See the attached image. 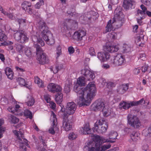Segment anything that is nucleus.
I'll list each match as a JSON object with an SVG mask.
<instances>
[{
    "mask_svg": "<svg viewBox=\"0 0 151 151\" xmlns=\"http://www.w3.org/2000/svg\"><path fill=\"white\" fill-rule=\"evenodd\" d=\"M78 97L76 102L80 106H88L96 95V88L93 82H90L85 88L74 87Z\"/></svg>",
    "mask_w": 151,
    "mask_h": 151,
    "instance_id": "1",
    "label": "nucleus"
},
{
    "mask_svg": "<svg viewBox=\"0 0 151 151\" xmlns=\"http://www.w3.org/2000/svg\"><path fill=\"white\" fill-rule=\"evenodd\" d=\"M92 141H89L87 143L83 148L85 151H105L110 148L111 145L110 144L101 145L106 142L114 143L115 141L106 139L98 135H93Z\"/></svg>",
    "mask_w": 151,
    "mask_h": 151,
    "instance_id": "2",
    "label": "nucleus"
},
{
    "mask_svg": "<svg viewBox=\"0 0 151 151\" xmlns=\"http://www.w3.org/2000/svg\"><path fill=\"white\" fill-rule=\"evenodd\" d=\"M32 39L34 45L36 49L37 59L39 63L42 64L48 63L49 60L48 57L38 45L40 44L42 46L45 45L44 42L40 37V35L37 32H34L32 36Z\"/></svg>",
    "mask_w": 151,
    "mask_h": 151,
    "instance_id": "3",
    "label": "nucleus"
},
{
    "mask_svg": "<svg viewBox=\"0 0 151 151\" xmlns=\"http://www.w3.org/2000/svg\"><path fill=\"white\" fill-rule=\"evenodd\" d=\"M61 109L59 114L63 117V118H67L69 116L73 115L75 112L77 108L76 104L74 102H68L66 106L65 111L63 106H61Z\"/></svg>",
    "mask_w": 151,
    "mask_h": 151,
    "instance_id": "4",
    "label": "nucleus"
},
{
    "mask_svg": "<svg viewBox=\"0 0 151 151\" xmlns=\"http://www.w3.org/2000/svg\"><path fill=\"white\" fill-rule=\"evenodd\" d=\"M37 26L42 31L41 36L45 41L52 37V34L49 31L48 27L43 20H40L37 23Z\"/></svg>",
    "mask_w": 151,
    "mask_h": 151,
    "instance_id": "5",
    "label": "nucleus"
},
{
    "mask_svg": "<svg viewBox=\"0 0 151 151\" xmlns=\"http://www.w3.org/2000/svg\"><path fill=\"white\" fill-rule=\"evenodd\" d=\"M14 134L17 136V138L19 139V145L20 148L22 149L24 151H27L26 147L24 145H25L28 147L30 146L28 144V142L27 140L24 139L23 137V134L17 130H14L13 131Z\"/></svg>",
    "mask_w": 151,
    "mask_h": 151,
    "instance_id": "6",
    "label": "nucleus"
},
{
    "mask_svg": "<svg viewBox=\"0 0 151 151\" xmlns=\"http://www.w3.org/2000/svg\"><path fill=\"white\" fill-rule=\"evenodd\" d=\"M108 128V123L105 120L100 119L95 124L94 132H97L98 133H103L105 132Z\"/></svg>",
    "mask_w": 151,
    "mask_h": 151,
    "instance_id": "7",
    "label": "nucleus"
},
{
    "mask_svg": "<svg viewBox=\"0 0 151 151\" xmlns=\"http://www.w3.org/2000/svg\"><path fill=\"white\" fill-rule=\"evenodd\" d=\"M125 61L124 55L119 53L112 56L110 60V63L114 66H118L122 65Z\"/></svg>",
    "mask_w": 151,
    "mask_h": 151,
    "instance_id": "8",
    "label": "nucleus"
},
{
    "mask_svg": "<svg viewBox=\"0 0 151 151\" xmlns=\"http://www.w3.org/2000/svg\"><path fill=\"white\" fill-rule=\"evenodd\" d=\"M50 120L52 122L51 126L48 130L49 132L52 134H54L58 130V128L57 125V121L56 116L53 112H51Z\"/></svg>",
    "mask_w": 151,
    "mask_h": 151,
    "instance_id": "9",
    "label": "nucleus"
},
{
    "mask_svg": "<svg viewBox=\"0 0 151 151\" xmlns=\"http://www.w3.org/2000/svg\"><path fill=\"white\" fill-rule=\"evenodd\" d=\"M124 15L121 12L119 14H115L113 20V24L117 28L120 27L124 22Z\"/></svg>",
    "mask_w": 151,
    "mask_h": 151,
    "instance_id": "10",
    "label": "nucleus"
},
{
    "mask_svg": "<svg viewBox=\"0 0 151 151\" xmlns=\"http://www.w3.org/2000/svg\"><path fill=\"white\" fill-rule=\"evenodd\" d=\"M127 120L128 124L134 128H138L141 125L140 121L136 116L129 114L127 117Z\"/></svg>",
    "mask_w": 151,
    "mask_h": 151,
    "instance_id": "11",
    "label": "nucleus"
},
{
    "mask_svg": "<svg viewBox=\"0 0 151 151\" xmlns=\"http://www.w3.org/2000/svg\"><path fill=\"white\" fill-rule=\"evenodd\" d=\"M14 38L21 43H24L28 40V38L27 37L25 33L23 31H17L14 35Z\"/></svg>",
    "mask_w": 151,
    "mask_h": 151,
    "instance_id": "12",
    "label": "nucleus"
},
{
    "mask_svg": "<svg viewBox=\"0 0 151 151\" xmlns=\"http://www.w3.org/2000/svg\"><path fill=\"white\" fill-rule=\"evenodd\" d=\"M81 74L83 75L84 76V77L86 78L87 80L89 81L93 80L95 77L93 72L86 68L81 69Z\"/></svg>",
    "mask_w": 151,
    "mask_h": 151,
    "instance_id": "13",
    "label": "nucleus"
},
{
    "mask_svg": "<svg viewBox=\"0 0 151 151\" xmlns=\"http://www.w3.org/2000/svg\"><path fill=\"white\" fill-rule=\"evenodd\" d=\"M86 34V32L83 30H79L76 31L73 35V39L78 41H81L83 38L85 36Z\"/></svg>",
    "mask_w": 151,
    "mask_h": 151,
    "instance_id": "14",
    "label": "nucleus"
},
{
    "mask_svg": "<svg viewBox=\"0 0 151 151\" xmlns=\"http://www.w3.org/2000/svg\"><path fill=\"white\" fill-rule=\"evenodd\" d=\"M107 104L101 101H97L93 103L91 106V109L94 111H102L103 107Z\"/></svg>",
    "mask_w": 151,
    "mask_h": 151,
    "instance_id": "15",
    "label": "nucleus"
},
{
    "mask_svg": "<svg viewBox=\"0 0 151 151\" xmlns=\"http://www.w3.org/2000/svg\"><path fill=\"white\" fill-rule=\"evenodd\" d=\"M8 110L15 114L19 116L22 115L23 113L21 109L20 106L17 104L15 105V107H12L11 106H9L7 109Z\"/></svg>",
    "mask_w": 151,
    "mask_h": 151,
    "instance_id": "16",
    "label": "nucleus"
},
{
    "mask_svg": "<svg viewBox=\"0 0 151 151\" xmlns=\"http://www.w3.org/2000/svg\"><path fill=\"white\" fill-rule=\"evenodd\" d=\"M97 57L101 62H105L109 59L110 55L106 52H101L98 53Z\"/></svg>",
    "mask_w": 151,
    "mask_h": 151,
    "instance_id": "17",
    "label": "nucleus"
},
{
    "mask_svg": "<svg viewBox=\"0 0 151 151\" xmlns=\"http://www.w3.org/2000/svg\"><path fill=\"white\" fill-rule=\"evenodd\" d=\"M119 45L118 44L113 45H108L105 46L106 50L111 53L117 52L119 49Z\"/></svg>",
    "mask_w": 151,
    "mask_h": 151,
    "instance_id": "18",
    "label": "nucleus"
},
{
    "mask_svg": "<svg viewBox=\"0 0 151 151\" xmlns=\"http://www.w3.org/2000/svg\"><path fill=\"white\" fill-rule=\"evenodd\" d=\"M48 90L55 93L58 91H61V87L53 83H50L47 86Z\"/></svg>",
    "mask_w": 151,
    "mask_h": 151,
    "instance_id": "19",
    "label": "nucleus"
},
{
    "mask_svg": "<svg viewBox=\"0 0 151 151\" xmlns=\"http://www.w3.org/2000/svg\"><path fill=\"white\" fill-rule=\"evenodd\" d=\"M140 8L142 10H138L136 16L142 19H144L146 17L145 12L147 10V9L142 4L140 6Z\"/></svg>",
    "mask_w": 151,
    "mask_h": 151,
    "instance_id": "20",
    "label": "nucleus"
},
{
    "mask_svg": "<svg viewBox=\"0 0 151 151\" xmlns=\"http://www.w3.org/2000/svg\"><path fill=\"white\" fill-rule=\"evenodd\" d=\"M133 104L132 101H122L119 104V108L121 109H127L131 106H133Z\"/></svg>",
    "mask_w": 151,
    "mask_h": 151,
    "instance_id": "21",
    "label": "nucleus"
},
{
    "mask_svg": "<svg viewBox=\"0 0 151 151\" xmlns=\"http://www.w3.org/2000/svg\"><path fill=\"white\" fill-rule=\"evenodd\" d=\"M80 132L82 134H86L91 133V131L88 123L84 124L83 127L81 128Z\"/></svg>",
    "mask_w": 151,
    "mask_h": 151,
    "instance_id": "22",
    "label": "nucleus"
},
{
    "mask_svg": "<svg viewBox=\"0 0 151 151\" xmlns=\"http://www.w3.org/2000/svg\"><path fill=\"white\" fill-rule=\"evenodd\" d=\"M64 119L63 121V127L65 130L68 131L70 130L72 128L71 123L68 119Z\"/></svg>",
    "mask_w": 151,
    "mask_h": 151,
    "instance_id": "23",
    "label": "nucleus"
},
{
    "mask_svg": "<svg viewBox=\"0 0 151 151\" xmlns=\"http://www.w3.org/2000/svg\"><path fill=\"white\" fill-rule=\"evenodd\" d=\"M135 4V2L133 0H124L123 6L125 9H129L131 8Z\"/></svg>",
    "mask_w": 151,
    "mask_h": 151,
    "instance_id": "24",
    "label": "nucleus"
},
{
    "mask_svg": "<svg viewBox=\"0 0 151 151\" xmlns=\"http://www.w3.org/2000/svg\"><path fill=\"white\" fill-rule=\"evenodd\" d=\"M128 88V85L127 84H123L118 87L116 91L119 93L123 94L126 91Z\"/></svg>",
    "mask_w": 151,
    "mask_h": 151,
    "instance_id": "25",
    "label": "nucleus"
},
{
    "mask_svg": "<svg viewBox=\"0 0 151 151\" xmlns=\"http://www.w3.org/2000/svg\"><path fill=\"white\" fill-rule=\"evenodd\" d=\"M34 82L40 88H44L45 86L44 82L38 76L35 77Z\"/></svg>",
    "mask_w": 151,
    "mask_h": 151,
    "instance_id": "26",
    "label": "nucleus"
},
{
    "mask_svg": "<svg viewBox=\"0 0 151 151\" xmlns=\"http://www.w3.org/2000/svg\"><path fill=\"white\" fill-rule=\"evenodd\" d=\"M55 95V100L58 104H61L63 101L62 93L61 91H58Z\"/></svg>",
    "mask_w": 151,
    "mask_h": 151,
    "instance_id": "27",
    "label": "nucleus"
},
{
    "mask_svg": "<svg viewBox=\"0 0 151 151\" xmlns=\"http://www.w3.org/2000/svg\"><path fill=\"white\" fill-rule=\"evenodd\" d=\"M101 111L104 116H108L111 113V110L109 109V106L107 104L104 106V107H103V109H102Z\"/></svg>",
    "mask_w": 151,
    "mask_h": 151,
    "instance_id": "28",
    "label": "nucleus"
},
{
    "mask_svg": "<svg viewBox=\"0 0 151 151\" xmlns=\"http://www.w3.org/2000/svg\"><path fill=\"white\" fill-rule=\"evenodd\" d=\"M5 72L9 79L11 80L13 78V72L10 68L7 67L5 70Z\"/></svg>",
    "mask_w": 151,
    "mask_h": 151,
    "instance_id": "29",
    "label": "nucleus"
},
{
    "mask_svg": "<svg viewBox=\"0 0 151 151\" xmlns=\"http://www.w3.org/2000/svg\"><path fill=\"white\" fill-rule=\"evenodd\" d=\"M114 25L112 23L111 20H110L108 21L106 26V32H109L114 29Z\"/></svg>",
    "mask_w": 151,
    "mask_h": 151,
    "instance_id": "30",
    "label": "nucleus"
},
{
    "mask_svg": "<svg viewBox=\"0 0 151 151\" xmlns=\"http://www.w3.org/2000/svg\"><path fill=\"white\" fill-rule=\"evenodd\" d=\"M118 135V134L116 132L111 131L109 132L108 136L109 140L110 139L114 140L117 139V137Z\"/></svg>",
    "mask_w": 151,
    "mask_h": 151,
    "instance_id": "31",
    "label": "nucleus"
},
{
    "mask_svg": "<svg viewBox=\"0 0 151 151\" xmlns=\"http://www.w3.org/2000/svg\"><path fill=\"white\" fill-rule=\"evenodd\" d=\"M28 100L26 102V105L28 106H33L35 103V100L33 97L31 95H29L27 97Z\"/></svg>",
    "mask_w": 151,
    "mask_h": 151,
    "instance_id": "32",
    "label": "nucleus"
},
{
    "mask_svg": "<svg viewBox=\"0 0 151 151\" xmlns=\"http://www.w3.org/2000/svg\"><path fill=\"white\" fill-rule=\"evenodd\" d=\"M85 79H86V78L83 77H79L77 79V83L81 86H85L86 84L85 81Z\"/></svg>",
    "mask_w": 151,
    "mask_h": 151,
    "instance_id": "33",
    "label": "nucleus"
},
{
    "mask_svg": "<svg viewBox=\"0 0 151 151\" xmlns=\"http://www.w3.org/2000/svg\"><path fill=\"white\" fill-rule=\"evenodd\" d=\"M131 50V47L129 45L124 44L122 48V52L123 53H126L130 52Z\"/></svg>",
    "mask_w": 151,
    "mask_h": 151,
    "instance_id": "34",
    "label": "nucleus"
},
{
    "mask_svg": "<svg viewBox=\"0 0 151 151\" xmlns=\"http://www.w3.org/2000/svg\"><path fill=\"white\" fill-rule=\"evenodd\" d=\"M4 120L2 119H0V138L3 137V133L5 130V129L2 127H1L2 125L4 123Z\"/></svg>",
    "mask_w": 151,
    "mask_h": 151,
    "instance_id": "35",
    "label": "nucleus"
},
{
    "mask_svg": "<svg viewBox=\"0 0 151 151\" xmlns=\"http://www.w3.org/2000/svg\"><path fill=\"white\" fill-rule=\"evenodd\" d=\"M31 6V4L27 1L24 2L22 4V9L24 10H27L28 7H30Z\"/></svg>",
    "mask_w": 151,
    "mask_h": 151,
    "instance_id": "36",
    "label": "nucleus"
},
{
    "mask_svg": "<svg viewBox=\"0 0 151 151\" xmlns=\"http://www.w3.org/2000/svg\"><path fill=\"white\" fill-rule=\"evenodd\" d=\"M131 138L133 141H136L139 138L138 134L135 132H133L130 135Z\"/></svg>",
    "mask_w": 151,
    "mask_h": 151,
    "instance_id": "37",
    "label": "nucleus"
},
{
    "mask_svg": "<svg viewBox=\"0 0 151 151\" xmlns=\"http://www.w3.org/2000/svg\"><path fill=\"white\" fill-rule=\"evenodd\" d=\"M7 39V37L4 32L0 29V41H4Z\"/></svg>",
    "mask_w": 151,
    "mask_h": 151,
    "instance_id": "38",
    "label": "nucleus"
},
{
    "mask_svg": "<svg viewBox=\"0 0 151 151\" xmlns=\"http://www.w3.org/2000/svg\"><path fill=\"white\" fill-rule=\"evenodd\" d=\"M9 119L14 124H16L19 121V119L18 118L12 115H10V118H9Z\"/></svg>",
    "mask_w": 151,
    "mask_h": 151,
    "instance_id": "39",
    "label": "nucleus"
},
{
    "mask_svg": "<svg viewBox=\"0 0 151 151\" xmlns=\"http://www.w3.org/2000/svg\"><path fill=\"white\" fill-rule=\"evenodd\" d=\"M24 53L25 55L28 57H30L32 56V53L31 48L26 47L24 49Z\"/></svg>",
    "mask_w": 151,
    "mask_h": 151,
    "instance_id": "40",
    "label": "nucleus"
},
{
    "mask_svg": "<svg viewBox=\"0 0 151 151\" xmlns=\"http://www.w3.org/2000/svg\"><path fill=\"white\" fill-rule=\"evenodd\" d=\"M23 113L22 115H24V116L27 118H29L30 119H31L32 116V114L31 112L28 110H26L24 111V113Z\"/></svg>",
    "mask_w": 151,
    "mask_h": 151,
    "instance_id": "41",
    "label": "nucleus"
},
{
    "mask_svg": "<svg viewBox=\"0 0 151 151\" xmlns=\"http://www.w3.org/2000/svg\"><path fill=\"white\" fill-rule=\"evenodd\" d=\"M132 103L133 104V106H135L142 104H145V101L143 99H142L140 100L137 101H132Z\"/></svg>",
    "mask_w": 151,
    "mask_h": 151,
    "instance_id": "42",
    "label": "nucleus"
},
{
    "mask_svg": "<svg viewBox=\"0 0 151 151\" xmlns=\"http://www.w3.org/2000/svg\"><path fill=\"white\" fill-rule=\"evenodd\" d=\"M17 81L19 84L21 86H25L27 85L25 80L21 77L18 78Z\"/></svg>",
    "mask_w": 151,
    "mask_h": 151,
    "instance_id": "43",
    "label": "nucleus"
},
{
    "mask_svg": "<svg viewBox=\"0 0 151 151\" xmlns=\"http://www.w3.org/2000/svg\"><path fill=\"white\" fill-rule=\"evenodd\" d=\"M72 85L71 83L68 80H67L66 81V84L65 86V89H67V91H70V86Z\"/></svg>",
    "mask_w": 151,
    "mask_h": 151,
    "instance_id": "44",
    "label": "nucleus"
},
{
    "mask_svg": "<svg viewBox=\"0 0 151 151\" xmlns=\"http://www.w3.org/2000/svg\"><path fill=\"white\" fill-rule=\"evenodd\" d=\"M77 135L74 132L70 133L68 136V138L71 140L76 139L77 137Z\"/></svg>",
    "mask_w": 151,
    "mask_h": 151,
    "instance_id": "45",
    "label": "nucleus"
},
{
    "mask_svg": "<svg viewBox=\"0 0 151 151\" xmlns=\"http://www.w3.org/2000/svg\"><path fill=\"white\" fill-rule=\"evenodd\" d=\"M65 22L68 25L70 26H71V24L73 22H74L75 24L76 23V21L70 19H65Z\"/></svg>",
    "mask_w": 151,
    "mask_h": 151,
    "instance_id": "46",
    "label": "nucleus"
},
{
    "mask_svg": "<svg viewBox=\"0 0 151 151\" xmlns=\"http://www.w3.org/2000/svg\"><path fill=\"white\" fill-rule=\"evenodd\" d=\"M63 65L61 64H58L55 66L56 70H53L54 73H57L58 71L60 70L63 68Z\"/></svg>",
    "mask_w": 151,
    "mask_h": 151,
    "instance_id": "47",
    "label": "nucleus"
},
{
    "mask_svg": "<svg viewBox=\"0 0 151 151\" xmlns=\"http://www.w3.org/2000/svg\"><path fill=\"white\" fill-rule=\"evenodd\" d=\"M61 50V48L60 46H58L56 50L57 58H58L59 56L61 54L62 52Z\"/></svg>",
    "mask_w": 151,
    "mask_h": 151,
    "instance_id": "48",
    "label": "nucleus"
},
{
    "mask_svg": "<svg viewBox=\"0 0 151 151\" xmlns=\"http://www.w3.org/2000/svg\"><path fill=\"white\" fill-rule=\"evenodd\" d=\"M47 43L49 45H52L55 43V40L52 37L49 38L48 40L46 41Z\"/></svg>",
    "mask_w": 151,
    "mask_h": 151,
    "instance_id": "49",
    "label": "nucleus"
},
{
    "mask_svg": "<svg viewBox=\"0 0 151 151\" xmlns=\"http://www.w3.org/2000/svg\"><path fill=\"white\" fill-rule=\"evenodd\" d=\"M44 4V1L43 0H40L35 5V7L36 8L39 9L40 7Z\"/></svg>",
    "mask_w": 151,
    "mask_h": 151,
    "instance_id": "50",
    "label": "nucleus"
},
{
    "mask_svg": "<svg viewBox=\"0 0 151 151\" xmlns=\"http://www.w3.org/2000/svg\"><path fill=\"white\" fill-rule=\"evenodd\" d=\"M109 35L111 39H115L116 38L117 34L114 32H112L111 33H109Z\"/></svg>",
    "mask_w": 151,
    "mask_h": 151,
    "instance_id": "51",
    "label": "nucleus"
},
{
    "mask_svg": "<svg viewBox=\"0 0 151 151\" xmlns=\"http://www.w3.org/2000/svg\"><path fill=\"white\" fill-rule=\"evenodd\" d=\"M11 9H10L9 11V13H8L7 12V13L8 14V15L7 14L5 15H6L7 16V17L10 19H15V17L11 13Z\"/></svg>",
    "mask_w": 151,
    "mask_h": 151,
    "instance_id": "52",
    "label": "nucleus"
},
{
    "mask_svg": "<svg viewBox=\"0 0 151 151\" xmlns=\"http://www.w3.org/2000/svg\"><path fill=\"white\" fill-rule=\"evenodd\" d=\"M43 147L41 146L40 147L38 148V150L40 151H47L46 148L47 147V146L46 145L43 144Z\"/></svg>",
    "mask_w": 151,
    "mask_h": 151,
    "instance_id": "53",
    "label": "nucleus"
},
{
    "mask_svg": "<svg viewBox=\"0 0 151 151\" xmlns=\"http://www.w3.org/2000/svg\"><path fill=\"white\" fill-rule=\"evenodd\" d=\"M8 101L6 98H3L1 99V104L4 105L8 103Z\"/></svg>",
    "mask_w": 151,
    "mask_h": 151,
    "instance_id": "54",
    "label": "nucleus"
},
{
    "mask_svg": "<svg viewBox=\"0 0 151 151\" xmlns=\"http://www.w3.org/2000/svg\"><path fill=\"white\" fill-rule=\"evenodd\" d=\"M44 98L47 103H49L51 101L50 96L48 94H46L44 95Z\"/></svg>",
    "mask_w": 151,
    "mask_h": 151,
    "instance_id": "55",
    "label": "nucleus"
},
{
    "mask_svg": "<svg viewBox=\"0 0 151 151\" xmlns=\"http://www.w3.org/2000/svg\"><path fill=\"white\" fill-rule=\"evenodd\" d=\"M90 54L92 56L95 55L96 53L94 51V48L92 47L90 48L89 50Z\"/></svg>",
    "mask_w": 151,
    "mask_h": 151,
    "instance_id": "56",
    "label": "nucleus"
},
{
    "mask_svg": "<svg viewBox=\"0 0 151 151\" xmlns=\"http://www.w3.org/2000/svg\"><path fill=\"white\" fill-rule=\"evenodd\" d=\"M17 22H18L19 24L20 25H24L25 23V20L22 19H18L17 20Z\"/></svg>",
    "mask_w": 151,
    "mask_h": 151,
    "instance_id": "57",
    "label": "nucleus"
},
{
    "mask_svg": "<svg viewBox=\"0 0 151 151\" xmlns=\"http://www.w3.org/2000/svg\"><path fill=\"white\" fill-rule=\"evenodd\" d=\"M23 48V46L20 45H17V46L16 47L17 50L19 52L22 51Z\"/></svg>",
    "mask_w": 151,
    "mask_h": 151,
    "instance_id": "58",
    "label": "nucleus"
},
{
    "mask_svg": "<svg viewBox=\"0 0 151 151\" xmlns=\"http://www.w3.org/2000/svg\"><path fill=\"white\" fill-rule=\"evenodd\" d=\"M133 73L135 75H137L140 72V69L139 68H135L133 70Z\"/></svg>",
    "mask_w": 151,
    "mask_h": 151,
    "instance_id": "59",
    "label": "nucleus"
},
{
    "mask_svg": "<svg viewBox=\"0 0 151 151\" xmlns=\"http://www.w3.org/2000/svg\"><path fill=\"white\" fill-rule=\"evenodd\" d=\"M68 51L70 54H73L74 52V49L72 47H70L68 49Z\"/></svg>",
    "mask_w": 151,
    "mask_h": 151,
    "instance_id": "60",
    "label": "nucleus"
},
{
    "mask_svg": "<svg viewBox=\"0 0 151 151\" xmlns=\"http://www.w3.org/2000/svg\"><path fill=\"white\" fill-rule=\"evenodd\" d=\"M49 103H50V106L52 109H55L56 104L54 102L51 101H50V102H49Z\"/></svg>",
    "mask_w": 151,
    "mask_h": 151,
    "instance_id": "61",
    "label": "nucleus"
},
{
    "mask_svg": "<svg viewBox=\"0 0 151 151\" xmlns=\"http://www.w3.org/2000/svg\"><path fill=\"white\" fill-rule=\"evenodd\" d=\"M15 68L19 72H22L24 71V69H23L22 68L19 67L18 66H16L15 67Z\"/></svg>",
    "mask_w": 151,
    "mask_h": 151,
    "instance_id": "62",
    "label": "nucleus"
},
{
    "mask_svg": "<svg viewBox=\"0 0 151 151\" xmlns=\"http://www.w3.org/2000/svg\"><path fill=\"white\" fill-rule=\"evenodd\" d=\"M142 3L146 5H148L150 3V2L148 0H141Z\"/></svg>",
    "mask_w": 151,
    "mask_h": 151,
    "instance_id": "63",
    "label": "nucleus"
},
{
    "mask_svg": "<svg viewBox=\"0 0 151 151\" xmlns=\"http://www.w3.org/2000/svg\"><path fill=\"white\" fill-rule=\"evenodd\" d=\"M102 68L105 69H107L110 68V66L108 64H104L102 66Z\"/></svg>",
    "mask_w": 151,
    "mask_h": 151,
    "instance_id": "64",
    "label": "nucleus"
}]
</instances>
